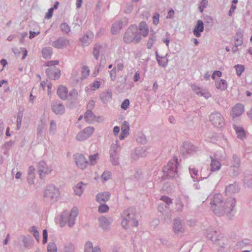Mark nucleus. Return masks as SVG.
Listing matches in <instances>:
<instances>
[{
  "instance_id": "1",
  "label": "nucleus",
  "mask_w": 252,
  "mask_h": 252,
  "mask_svg": "<svg viewBox=\"0 0 252 252\" xmlns=\"http://www.w3.org/2000/svg\"><path fill=\"white\" fill-rule=\"evenodd\" d=\"M236 199L234 197L227 198L224 201L221 194L216 193L211 199L210 205L212 210L217 216H226L231 219L236 212Z\"/></svg>"
},
{
  "instance_id": "2",
  "label": "nucleus",
  "mask_w": 252,
  "mask_h": 252,
  "mask_svg": "<svg viewBox=\"0 0 252 252\" xmlns=\"http://www.w3.org/2000/svg\"><path fill=\"white\" fill-rule=\"evenodd\" d=\"M78 215V209L77 207H73L70 211L69 214L67 211H64L60 217L61 226H63L67 222L68 225L71 227L75 222L76 218Z\"/></svg>"
},
{
  "instance_id": "3",
  "label": "nucleus",
  "mask_w": 252,
  "mask_h": 252,
  "mask_svg": "<svg viewBox=\"0 0 252 252\" xmlns=\"http://www.w3.org/2000/svg\"><path fill=\"white\" fill-rule=\"evenodd\" d=\"M140 35L138 33V29L135 26H132L125 32L124 40L126 43H139L141 40Z\"/></svg>"
},
{
  "instance_id": "4",
  "label": "nucleus",
  "mask_w": 252,
  "mask_h": 252,
  "mask_svg": "<svg viewBox=\"0 0 252 252\" xmlns=\"http://www.w3.org/2000/svg\"><path fill=\"white\" fill-rule=\"evenodd\" d=\"M206 236L214 243H216L221 247H223L224 242L226 240L223 235L213 229L209 228L206 230Z\"/></svg>"
},
{
  "instance_id": "5",
  "label": "nucleus",
  "mask_w": 252,
  "mask_h": 252,
  "mask_svg": "<svg viewBox=\"0 0 252 252\" xmlns=\"http://www.w3.org/2000/svg\"><path fill=\"white\" fill-rule=\"evenodd\" d=\"M135 216V209L133 207H129L124 211L122 217L129 220V225L137 226L138 225V221L136 220Z\"/></svg>"
},
{
  "instance_id": "6",
  "label": "nucleus",
  "mask_w": 252,
  "mask_h": 252,
  "mask_svg": "<svg viewBox=\"0 0 252 252\" xmlns=\"http://www.w3.org/2000/svg\"><path fill=\"white\" fill-rule=\"evenodd\" d=\"M177 165L176 160L169 161L163 170L164 174L170 178H174L177 174Z\"/></svg>"
},
{
  "instance_id": "7",
  "label": "nucleus",
  "mask_w": 252,
  "mask_h": 252,
  "mask_svg": "<svg viewBox=\"0 0 252 252\" xmlns=\"http://www.w3.org/2000/svg\"><path fill=\"white\" fill-rule=\"evenodd\" d=\"M184 221L179 218L174 219L173 223V231L177 235L182 236L185 232Z\"/></svg>"
},
{
  "instance_id": "8",
  "label": "nucleus",
  "mask_w": 252,
  "mask_h": 252,
  "mask_svg": "<svg viewBox=\"0 0 252 252\" xmlns=\"http://www.w3.org/2000/svg\"><path fill=\"white\" fill-rule=\"evenodd\" d=\"M210 120L212 124L216 127H221L224 125V119L220 113L211 114L210 116Z\"/></svg>"
},
{
  "instance_id": "9",
  "label": "nucleus",
  "mask_w": 252,
  "mask_h": 252,
  "mask_svg": "<svg viewBox=\"0 0 252 252\" xmlns=\"http://www.w3.org/2000/svg\"><path fill=\"white\" fill-rule=\"evenodd\" d=\"M37 168L39 174L41 179L46 174L50 173L52 171L51 167L47 166L43 161H41L38 163Z\"/></svg>"
},
{
  "instance_id": "10",
  "label": "nucleus",
  "mask_w": 252,
  "mask_h": 252,
  "mask_svg": "<svg viewBox=\"0 0 252 252\" xmlns=\"http://www.w3.org/2000/svg\"><path fill=\"white\" fill-rule=\"evenodd\" d=\"M46 73L49 78L53 80L58 79L61 75V70L55 66L47 68Z\"/></svg>"
},
{
  "instance_id": "11",
  "label": "nucleus",
  "mask_w": 252,
  "mask_h": 252,
  "mask_svg": "<svg viewBox=\"0 0 252 252\" xmlns=\"http://www.w3.org/2000/svg\"><path fill=\"white\" fill-rule=\"evenodd\" d=\"M77 166L80 169L86 168L89 164L85 157L81 154H76L74 157Z\"/></svg>"
},
{
  "instance_id": "12",
  "label": "nucleus",
  "mask_w": 252,
  "mask_h": 252,
  "mask_svg": "<svg viewBox=\"0 0 252 252\" xmlns=\"http://www.w3.org/2000/svg\"><path fill=\"white\" fill-rule=\"evenodd\" d=\"M60 194L59 190H45L44 197L46 201H54Z\"/></svg>"
},
{
  "instance_id": "13",
  "label": "nucleus",
  "mask_w": 252,
  "mask_h": 252,
  "mask_svg": "<svg viewBox=\"0 0 252 252\" xmlns=\"http://www.w3.org/2000/svg\"><path fill=\"white\" fill-rule=\"evenodd\" d=\"M100 226L105 230H108L110 226L113 222L111 217H101L98 219Z\"/></svg>"
},
{
  "instance_id": "14",
  "label": "nucleus",
  "mask_w": 252,
  "mask_h": 252,
  "mask_svg": "<svg viewBox=\"0 0 252 252\" xmlns=\"http://www.w3.org/2000/svg\"><path fill=\"white\" fill-rule=\"evenodd\" d=\"M244 112V106L241 104H237L232 108L230 115L233 118L240 116Z\"/></svg>"
},
{
  "instance_id": "15",
  "label": "nucleus",
  "mask_w": 252,
  "mask_h": 252,
  "mask_svg": "<svg viewBox=\"0 0 252 252\" xmlns=\"http://www.w3.org/2000/svg\"><path fill=\"white\" fill-rule=\"evenodd\" d=\"M137 29H138V33L140 35V36L146 37L148 35L149 30L145 22H140Z\"/></svg>"
},
{
  "instance_id": "16",
  "label": "nucleus",
  "mask_w": 252,
  "mask_h": 252,
  "mask_svg": "<svg viewBox=\"0 0 252 252\" xmlns=\"http://www.w3.org/2000/svg\"><path fill=\"white\" fill-rule=\"evenodd\" d=\"M109 191H103L98 193L96 196V200L99 203L107 201L110 197Z\"/></svg>"
},
{
  "instance_id": "17",
  "label": "nucleus",
  "mask_w": 252,
  "mask_h": 252,
  "mask_svg": "<svg viewBox=\"0 0 252 252\" xmlns=\"http://www.w3.org/2000/svg\"><path fill=\"white\" fill-rule=\"evenodd\" d=\"M20 238L22 239V241L25 248L30 249L32 247L33 240L31 236L29 235H21Z\"/></svg>"
},
{
  "instance_id": "18",
  "label": "nucleus",
  "mask_w": 252,
  "mask_h": 252,
  "mask_svg": "<svg viewBox=\"0 0 252 252\" xmlns=\"http://www.w3.org/2000/svg\"><path fill=\"white\" fill-rule=\"evenodd\" d=\"M84 252H101L98 246L93 247V243L91 241H87L84 245Z\"/></svg>"
},
{
  "instance_id": "19",
  "label": "nucleus",
  "mask_w": 252,
  "mask_h": 252,
  "mask_svg": "<svg viewBox=\"0 0 252 252\" xmlns=\"http://www.w3.org/2000/svg\"><path fill=\"white\" fill-rule=\"evenodd\" d=\"M57 94L62 99H66L68 95L67 88L63 85L60 86L57 90Z\"/></svg>"
},
{
  "instance_id": "20",
  "label": "nucleus",
  "mask_w": 252,
  "mask_h": 252,
  "mask_svg": "<svg viewBox=\"0 0 252 252\" xmlns=\"http://www.w3.org/2000/svg\"><path fill=\"white\" fill-rule=\"evenodd\" d=\"M35 168L33 166H30L28 169V173L27 178V181L30 185H32L34 183Z\"/></svg>"
},
{
  "instance_id": "21",
  "label": "nucleus",
  "mask_w": 252,
  "mask_h": 252,
  "mask_svg": "<svg viewBox=\"0 0 252 252\" xmlns=\"http://www.w3.org/2000/svg\"><path fill=\"white\" fill-rule=\"evenodd\" d=\"M204 30V24L201 20H198L196 25L193 30V34L196 37H199L201 35V32Z\"/></svg>"
},
{
  "instance_id": "22",
  "label": "nucleus",
  "mask_w": 252,
  "mask_h": 252,
  "mask_svg": "<svg viewBox=\"0 0 252 252\" xmlns=\"http://www.w3.org/2000/svg\"><path fill=\"white\" fill-rule=\"evenodd\" d=\"M122 132L120 136L121 140L124 139L129 134V126L128 124L126 122H125L121 126Z\"/></svg>"
},
{
  "instance_id": "23",
  "label": "nucleus",
  "mask_w": 252,
  "mask_h": 252,
  "mask_svg": "<svg viewBox=\"0 0 252 252\" xmlns=\"http://www.w3.org/2000/svg\"><path fill=\"white\" fill-rule=\"evenodd\" d=\"M215 85L218 90L221 91H224L227 88V83L226 80L222 79L216 81Z\"/></svg>"
},
{
  "instance_id": "24",
  "label": "nucleus",
  "mask_w": 252,
  "mask_h": 252,
  "mask_svg": "<svg viewBox=\"0 0 252 252\" xmlns=\"http://www.w3.org/2000/svg\"><path fill=\"white\" fill-rule=\"evenodd\" d=\"M211 171L212 172L219 170L220 169L221 164L220 162L211 157Z\"/></svg>"
},
{
  "instance_id": "25",
  "label": "nucleus",
  "mask_w": 252,
  "mask_h": 252,
  "mask_svg": "<svg viewBox=\"0 0 252 252\" xmlns=\"http://www.w3.org/2000/svg\"><path fill=\"white\" fill-rule=\"evenodd\" d=\"M53 111L57 114H61L64 112V107L60 103H56L52 106Z\"/></svg>"
},
{
  "instance_id": "26",
  "label": "nucleus",
  "mask_w": 252,
  "mask_h": 252,
  "mask_svg": "<svg viewBox=\"0 0 252 252\" xmlns=\"http://www.w3.org/2000/svg\"><path fill=\"white\" fill-rule=\"evenodd\" d=\"M234 128L238 138L240 139H243L245 138L246 133L243 127L240 126H234Z\"/></svg>"
},
{
  "instance_id": "27",
  "label": "nucleus",
  "mask_w": 252,
  "mask_h": 252,
  "mask_svg": "<svg viewBox=\"0 0 252 252\" xmlns=\"http://www.w3.org/2000/svg\"><path fill=\"white\" fill-rule=\"evenodd\" d=\"M62 252H75V247L70 242L66 243L64 245Z\"/></svg>"
},
{
  "instance_id": "28",
  "label": "nucleus",
  "mask_w": 252,
  "mask_h": 252,
  "mask_svg": "<svg viewBox=\"0 0 252 252\" xmlns=\"http://www.w3.org/2000/svg\"><path fill=\"white\" fill-rule=\"evenodd\" d=\"M85 119L89 123H94L96 121L95 117L91 111H88L85 115Z\"/></svg>"
},
{
  "instance_id": "29",
  "label": "nucleus",
  "mask_w": 252,
  "mask_h": 252,
  "mask_svg": "<svg viewBox=\"0 0 252 252\" xmlns=\"http://www.w3.org/2000/svg\"><path fill=\"white\" fill-rule=\"evenodd\" d=\"M67 42L63 39H59L55 42H53V46L57 48H63L65 47Z\"/></svg>"
},
{
  "instance_id": "30",
  "label": "nucleus",
  "mask_w": 252,
  "mask_h": 252,
  "mask_svg": "<svg viewBox=\"0 0 252 252\" xmlns=\"http://www.w3.org/2000/svg\"><path fill=\"white\" fill-rule=\"evenodd\" d=\"M122 28V23L120 22L115 23L112 27L111 32L112 34H116Z\"/></svg>"
},
{
  "instance_id": "31",
  "label": "nucleus",
  "mask_w": 252,
  "mask_h": 252,
  "mask_svg": "<svg viewBox=\"0 0 252 252\" xmlns=\"http://www.w3.org/2000/svg\"><path fill=\"white\" fill-rule=\"evenodd\" d=\"M99 158V155L97 153L94 155H91L89 157V163L91 165H94L96 163L97 160Z\"/></svg>"
},
{
  "instance_id": "32",
  "label": "nucleus",
  "mask_w": 252,
  "mask_h": 252,
  "mask_svg": "<svg viewBox=\"0 0 252 252\" xmlns=\"http://www.w3.org/2000/svg\"><path fill=\"white\" fill-rule=\"evenodd\" d=\"M52 49L50 48H45L42 51V54L45 59H49L52 55Z\"/></svg>"
},
{
  "instance_id": "33",
  "label": "nucleus",
  "mask_w": 252,
  "mask_h": 252,
  "mask_svg": "<svg viewBox=\"0 0 252 252\" xmlns=\"http://www.w3.org/2000/svg\"><path fill=\"white\" fill-rule=\"evenodd\" d=\"M243 36V32L241 31L236 33V36L235 37V40L237 45H241L242 43V37Z\"/></svg>"
},
{
  "instance_id": "34",
  "label": "nucleus",
  "mask_w": 252,
  "mask_h": 252,
  "mask_svg": "<svg viewBox=\"0 0 252 252\" xmlns=\"http://www.w3.org/2000/svg\"><path fill=\"white\" fill-rule=\"evenodd\" d=\"M29 231L31 233L33 234L37 241L39 242V234L38 231L37 230V228L35 226H32L29 229Z\"/></svg>"
},
{
  "instance_id": "35",
  "label": "nucleus",
  "mask_w": 252,
  "mask_h": 252,
  "mask_svg": "<svg viewBox=\"0 0 252 252\" xmlns=\"http://www.w3.org/2000/svg\"><path fill=\"white\" fill-rule=\"evenodd\" d=\"M83 131L85 133V136L84 138L89 137L94 132V128L93 127H88L85 128Z\"/></svg>"
},
{
  "instance_id": "36",
  "label": "nucleus",
  "mask_w": 252,
  "mask_h": 252,
  "mask_svg": "<svg viewBox=\"0 0 252 252\" xmlns=\"http://www.w3.org/2000/svg\"><path fill=\"white\" fill-rule=\"evenodd\" d=\"M168 209L167 206L164 203H160L158 207V211L162 214L167 211Z\"/></svg>"
},
{
  "instance_id": "37",
  "label": "nucleus",
  "mask_w": 252,
  "mask_h": 252,
  "mask_svg": "<svg viewBox=\"0 0 252 252\" xmlns=\"http://www.w3.org/2000/svg\"><path fill=\"white\" fill-rule=\"evenodd\" d=\"M48 252H57V249L55 243L53 242H50L48 244L47 247Z\"/></svg>"
},
{
  "instance_id": "38",
  "label": "nucleus",
  "mask_w": 252,
  "mask_h": 252,
  "mask_svg": "<svg viewBox=\"0 0 252 252\" xmlns=\"http://www.w3.org/2000/svg\"><path fill=\"white\" fill-rule=\"evenodd\" d=\"M90 70L88 66H84L82 68V75L84 78H86L89 76Z\"/></svg>"
},
{
  "instance_id": "39",
  "label": "nucleus",
  "mask_w": 252,
  "mask_h": 252,
  "mask_svg": "<svg viewBox=\"0 0 252 252\" xmlns=\"http://www.w3.org/2000/svg\"><path fill=\"white\" fill-rule=\"evenodd\" d=\"M175 204L176 206L177 211L181 212L183 210L184 205L183 203L181 202V200L180 198L177 199Z\"/></svg>"
},
{
  "instance_id": "40",
  "label": "nucleus",
  "mask_w": 252,
  "mask_h": 252,
  "mask_svg": "<svg viewBox=\"0 0 252 252\" xmlns=\"http://www.w3.org/2000/svg\"><path fill=\"white\" fill-rule=\"evenodd\" d=\"M234 67L236 69L237 74L238 76H240L244 71V66L243 65L237 64Z\"/></svg>"
},
{
  "instance_id": "41",
  "label": "nucleus",
  "mask_w": 252,
  "mask_h": 252,
  "mask_svg": "<svg viewBox=\"0 0 252 252\" xmlns=\"http://www.w3.org/2000/svg\"><path fill=\"white\" fill-rule=\"evenodd\" d=\"M109 207L105 204H102L100 205L98 209V211L99 213H104L108 211Z\"/></svg>"
},
{
  "instance_id": "42",
  "label": "nucleus",
  "mask_w": 252,
  "mask_h": 252,
  "mask_svg": "<svg viewBox=\"0 0 252 252\" xmlns=\"http://www.w3.org/2000/svg\"><path fill=\"white\" fill-rule=\"evenodd\" d=\"M91 41V37L89 35H84L82 39V43L83 46H86Z\"/></svg>"
},
{
  "instance_id": "43",
  "label": "nucleus",
  "mask_w": 252,
  "mask_h": 252,
  "mask_svg": "<svg viewBox=\"0 0 252 252\" xmlns=\"http://www.w3.org/2000/svg\"><path fill=\"white\" fill-rule=\"evenodd\" d=\"M160 200L164 201L166 204V205L167 206L170 205L172 203V200L169 197L165 195L161 196Z\"/></svg>"
},
{
  "instance_id": "44",
  "label": "nucleus",
  "mask_w": 252,
  "mask_h": 252,
  "mask_svg": "<svg viewBox=\"0 0 252 252\" xmlns=\"http://www.w3.org/2000/svg\"><path fill=\"white\" fill-rule=\"evenodd\" d=\"M100 86V82L98 81H95L90 85V88L92 90L95 91L99 89Z\"/></svg>"
},
{
  "instance_id": "45",
  "label": "nucleus",
  "mask_w": 252,
  "mask_h": 252,
  "mask_svg": "<svg viewBox=\"0 0 252 252\" xmlns=\"http://www.w3.org/2000/svg\"><path fill=\"white\" fill-rule=\"evenodd\" d=\"M59 63V61L58 60L56 61H49L45 63V66L49 67H53L56 65H58Z\"/></svg>"
},
{
  "instance_id": "46",
  "label": "nucleus",
  "mask_w": 252,
  "mask_h": 252,
  "mask_svg": "<svg viewBox=\"0 0 252 252\" xmlns=\"http://www.w3.org/2000/svg\"><path fill=\"white\" fill-rule=\"evenodd\" d=\"M100 48L101 46L100 45H95L94 48L93 54L96 59H98Z\"/></svg>"
},
{
  "instance_id": "47",
  "label": "nucleus",
  "mask_w": 252,
  "mask_h": 252,
  "mask_svg": "<svg viewBox=\"0 0 252 252\" xmlns=\"http://www.w3.org/2000/svg\"><path fill=\"white\" fill-rule=\"evenodd\" d=\"M158 61L159 64L162 66H165L167 63V60L165 57L158 58Z\"/></svg>"
},
{
  "instance_id": "48",
  "label": "nucleus",
  "mask_w": 252,
  "mask_h": 252,
  "mask_svg": "<svg viewBox=\"0 0 252 252\" xmlns=\"http://www.w3.org/2000/svg\"><path fill=\"white\" fill-rule=\"evenodd\" d=\"M69 96L71 99H76L78 96V93L75 89H73L70 92Z\"/></svg>"
},
{
  "instance_id": "49",
  "label": "nucleus",
  "mask_w": 252,
  "mask_h": 252,
  "mask_svg": "<svg viewBox=\"0 0 252 252\" xmlns=\"http://www.w3.org/2000/svg\"><path fill=\"white\" fill-rule=\"evenodd\" d=\"M61 28L62 31L65 33H68L70 31V28L69 27L68 25H67L65 23H63V24H61Z\"/></svg>"
},
{
  "instance_id": "50",
  "label": "nucleus",
  "mask_w": 252,
  "mask_h": 252,
  "mask_svg": "<svg viewBox=\"0 0 252 252\" xmlns=\"http://www.w3.org/2000/svg\"><path fill=\"white\" fill-rule=\"evenodd\" d=\"M111 176V174L108 171L104 172L101 175V178L104 181H106L107 180L110 179Z\"/></svg>"
},
{
  "instance_id": "51",
  "label": "nucleus",
  "mask_w": 252,
  "mask_h": 252,
  "mask_svg": "<svg viewBox=\"0 0 252 252\" xmlns=\"http://www.w3.org/2000/svg\"><path fill=\"white\" fill-rule=\"evenodd\" d=\"M155 40V37L154 36L150 37V38L148 41L147 44L148 48L150 49L152 47Z\"/></svg>"
},
{
  "instance_id": "52",
  "label": "nucleus",
  "mask_w": 252,
  "mask_h": 252,
  "mask_svg": "<svg viewBox=\"0 0 252 252\" xmlns=\"http://www.w3.org/2000/svg\"><path fill=\"white\" fill-rule=\"evenodd\" d=\"M85 136V133L82 131L79 132L77 136L76 139L79 141H83L86 139L87 138H84Z\"/></svg>"
},
{
  "instance_id": "53",
  "label": "nucleus",
  "mask_w": 252,
  "mask_h": 252,
  "mask_svg": "<svg viewBox=\"0 0 252 252\" xmlns=\"http://www.w3.org/2000/svg\"><path fill=\"white\" fill-rule=\"evenodd\" d=\"M129 105V101L128 99H126L125 100H124V101L122 103L121 107L123 109L126 110L128 108Z\"/></svg>"
},
{
  "instance_id": "54",
  "label": "nucleus",
  "mask_w": 252,
  "mask_h": 252,
  "mask_svg": "<svg viewBox=\"0 0 252 252\" xmlns=\"http://www.w3.org/2000/svg\"><path fill=\"white\" fill-rule=\"evenodd\" d=\"M159 15L158 13H155L153 17L154 24L157 25L159 23Z\"/></svg>"
},
{
  "instance_id": "55",
  "label": "nucleus",
  "mask_w": 252,
  "mask_h": 252,
  "mask_svg": "<svg viewBox=\"0 0 252 252\" xmlns=\"http://www.w3.org/2000/svg\"><path fill=\"white\" fill-rule=\"evenodd\" d=\"M122 226L126 229H127L128 225L129 224V220L123 218V220L121 222Z\"/></svg>"
},
{
  "instance_id": "56",
  "label": "nucleus",
  "mask_w": 252,
  "mask_h": 252,
  "mask_svg": "<svg viewBox=\"0 0 252 252\" xmlns=\"http://www.w3.org/2000/svg\"><path fill=\"white\" fill-rule=\"evenodd\" d=\"M117 71L116 68H113L110 72V77L112 80H114L116 78Z\"/></svg>"
},
{
  "instance_id": "57",
  "label": "nucleus",
  "mask_w": 252,
  "mask_h": 252,
  "mask_svg": "<svg viewBox=\"0 0 252 252\" xmlns=\"http://www.w3.org/2000/svg\"><path fill=\"white\" fill-rule=\"evenodd\" d=\"M88 187L87 184L84 183L82 182L79 183L76 185V188L77 189H83Z\"/></svg>"
},
{
  "instance_id": "58",
  "label": "nucleus",
  "mask_w": 252,
  "mask_h": 252,
  "mask_svg": "<svg viewBox=\"0 0 252 252\" xmlns=\"http://www.w3.org/2000/svg\"><path fill=\"white\" fill-rule=\"evenodd\" d=\"M48 233L46 229L43 230V243H46L47 242Z\"/></svg>"
},
{
  "instance_id": "59",
  "label": "nucleus",
  "mask_w": 252,
  "mask_h": 252,
  "mask_svg": "<svg viewBox=\"0 0 252 252\" xmlns=\"http://www.w3.org/2000/svg\"><path fill=\"white\" fill-rule=\"evenodd\" d=\"M222 73L220 71H215L213 72L212 78L213 79H215L216 77H220L221 76Z\"/></svg>"
},
{
  "instance_id": "60",
  "label": "nucleus",
  "mask_w": 252,
  "mask_h": 252,
  "mask_svg": "<svg viewBox=\"0 0 252 252\" xmlns=\"http://www.w3.org/2000/svg\"><path fill=\"white\" fill-rule=\"evenodd\" d=\"M190 173L191 175H194L195 176H197L198 175V170L196 169L195 168H189Z\"/></svg>"
},
{
  "instance_id": "61",
  "label": "nucleus",
  "mask_w": 252,
  "mask_h": 252,
  "mask_svg": "<svg viewBox=\"0 0 252 252\" xmlns=\"http://www.w3.org/2000/svg\"><path fill=\"white\" fill-rule=\"evenodd\" d=\"M40 32L39 31L37 32H32V31H30V36H29V38L30 39H32L34 37H35L36 35H37L39 34Z\"/></svg>"
},
{
  "instance_id": "62",
  "label": "nucleus",
  "mask_w": 252,
  "mask_h": 252,
  "mask_svg": "<svg viewBox=\"0 0 252 252\" xmlns=\"http://www.w3.org/2000/svg\"><path fill=\"white\" fill-rule=\"evenodd\" d=\"M22 116L20 115V114L18 115V118L17 120V128L19 129L20 128V125L21 124L22 122Z\"/></svg>"
},
{
  "instance_id": "63",
  "label": "nucleus",
  "mask_w": 252,
  "mask_h": 252,
  "mask_svg": "<svg viewBox=\"0 0 252 252\" xmlns=\"http://www.w3.org/2000/svg\"><path fill=\"white\" fill-rule=\"evenodd\" d=\"M53 10H54V8H50L49 9L48 12L47 13V15L46 16V18L49 19L52 17Z\"/></svg>"
},
{
  "instance_id": "64",
  "label": "nucleus",
  "mask_w": 252,
  "mask_h": 252,
  "mask_svg": "<svg viewBox=\"0 0 252 252\" xmlns=\"http://www.w3.org/2000/svg\"><path fill=\"white\" fill-rule=\"evenodd\" d=\"M105 96L108 97V98L109 99L111 98V94L108 92H106V93H103L101 94V99H102L103 100L104 99V97Z\"/></svg>"
}]
</instances>
